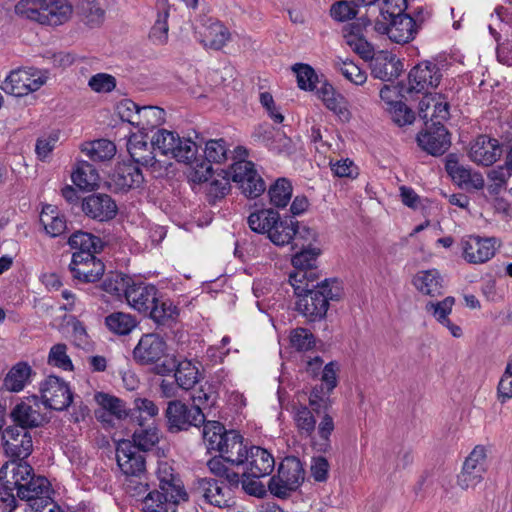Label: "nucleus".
Segmentation results:
<instances>
[{
    "label": "nucleus",
    "mask_w": 512,
    "mask_h": 512,
    "mask_svg": "<svg viewBox=\"0 0 512 512\" xmlns=\"http://www.w3.org/2000/svg\"><path fill=\"white\" fill-rule=\"evenodd\" d=\"M339 365L335 361L327 363L321 373V385L315 386L309 395V405L320 416L318 424L317 440L315 447L320 452H328L331 449V435L335 429L333 417L328 413L331 407L330 394L338 384L337 373Z\"/></svg>",
    "instance_id": "nucleus-1"
},
{
    "label": "nucleus",
    "mask_w": 512,
    "mask_h": 512,
    "mask_svg": "<svg viewBox=\"0 0 512 512\" xmlns=\"http://www.w3.org/2000/svg\"><path fill=\"white\" fill-rule=\"evenodd\" d=\"M291 286L297 297L296 310L309 321L323 319L329 302L339 300L342 295L341 282L336 278L324 279L321 282L306 281Z\"/></svg>",
    "instance_id": "nucleus-2"
},
{
    "label": "nucleus",
    "mask_w": 512,
    "mask_h": 512,
    "mask_svg": "<svg viewBox=\"0 0 512 512\" xmlns=\"http://www.w3.org/2000/svg\"><path fill=\"white\" fill-rule=\"evenodd\" d=\"M15 12L42 25L58 26L70 18L72 8L65 0H20Z\"/></svg>",
    "instance_id": "nucleus-3"
},
{
    "label": "nucleus",
    "mask_w": 512,
    "mask_h": 512,
    "mask_svg": "<svg viewBox=\"0 0 512 512\" xmlns=\"http://www.w3.org/2000/svg\"><path fill=\"white\" fill-rule=\"evenodd\" d=\"M117 465L126 476V490L133 496L145 493L148 485L142 483L145 474V458L129 440L118 442L116 448Z\"/></svg>",
    "instance_id": "nucleus-4"
},
{
    "label": "nucleus",
    "mask_w": 512,
    "mask_h": 512,
    "mask_svg": "<svg viewBox=\"0 0 512 512\" xmlns=\"http://www.w3.org/2000/svg\"><path fill=\"white\" fill-rule=\"evenodd\" d=\"M12 464L11 477L15 480L11 483L16 485L17 496L21 500L32 504L42 496L51 495L49 481L43 476H36L28 463L12 461Z\"/></svg>",
    "instance_id": "nucleus-5"
},
{
    "label": "nucleus",
    "mask_w": 512,
    "mask_h": 512,
    "mask_svg": "<svg viewBox=\"0 0 512 512\" xmlns=\"http://www.w3.org/2000/svg\"><path fill=\"white\" fill-rule=\"evenodd\" d=\"M153 150L174 158L179 162H191L197 153V145L189 138H181L177 133L159 129L151 139Z\"/></svg>",
    "instance_id": "nucleus-6"
},
{
    "label": "nucleus",
    "mask_w": 512,
    "mask_h": 512,
    "mask_svg": "<svg viewBox=\"0 0 512 512\" xmlns=\"http://www.w3.org/2000/svg\"><path fill=\"white\" fill-rule=\"evenodd\" d=\"M44 71L34 67L12 70L3 80L0 88L7 94L22 97L38 91L47 82Z\"/></svg>",
    "instance_id": "nucleus-7"
},
{
    "label": "nucleus",
    "mask_w": 512,
    "mask_h": 512,
    "mask_svg": "<svg viewBox=\"0 0 512 512\" xmlns=\"http://www.w3.org/2000/svg\"><path fill=\"white\" fill-rule=\"evenodd\" d=\"M227 174L248 198H257L266 189L264 180L250 161L242 160L235 162Z\"/></svg>",
    "instance_id": "nucleus-8"
},
{
    "label": "nucleus",
    "mask_w": 512,
    "mask_h": 512,
    "mask_svg": "<svg viewBox=\"0 0 512 512\" xmlns=\"http://www.w3.org/2000/svg\"><path fill=\"white\" fill-rule=\"evenodd\" d=\"M44 409L37 396L26 397L11 409L10 418L15 426L29 431L42 426L47 421Z\"/></svg>",
    "instance_id": "nucleus-9"
},
{
    "label": "nucleus",
    "mask_w": 512,
    "mask_h": 512,
    "mask_svg": "<svg viewBox=\"0 0 512 512\" xmlns=\"http://www.w3.org/2000/svg\"><path fill=\"white\" fill-rule=\"evenodd\" d=\"M42 405L58 411L67 409L73 401L70 387L62 378L50 375L40 387Z\"/></svg>",
    "instance_id": "nucleus-10"
},
{
    "label": "nucleus",
    "mask_w": 512,
    "mask_h": 512,
    "mask_svg": "<svg viewBox=\"0 0 512 512\" xmlns=\"http://www.w3.org/2000/svg\"><path fill=\"white\" fill-rule=\"evenodd\" d=\"M165 414L170 431L187 430L190 426L197 427L205 421L200 407L188 406L179 400L170 401Z\"/></svg>",
    "instance_id": "nucleus-11"
},
{
    "label": "nucleus",
    "mask_w": 512,
    "mask_h": 512,
    "mask_svg": "<svg viewBox=\"0 0 512 512\" xmlns=\"http://www.w3.org/2000/svg\"><path fill=\"white\" fill-rule=\"evenodd\" d=\"M1 442L5 454L11 461L22 462L33 451V442L30 431L18 426H8L2 431Z\"/></svg>",
    "instance_id": "nucleus-12"
},
{
    "label": "nucleus",
    "mask_w": 512,
    "mask_h": 512,
    "mask_svg": "<svg viewBox=\"0 0 512 512\" xmlns=\"http://www.w3.org/2000/svg\"><path fill=\"white\" fill-rule=\"evenodd\" d=\"M486 457L484 446L478 445L471 451L457 476V484L461 489L474 488L482 482L486 473Z\"/></svg>",
    "instance_id": "nucleus-13"
},
{
    "label": "nucleus",
    "mask_w": 512,
    "mask_h": 512,
    "mask_svg": "<svg viewBox=\"0 0 512 512\" xmlns=\"http://www.w3.org/2000/svg\"><path fill=\"white\" fill-rule=\"evenodd\" d=\"M320 253L319 248L309 246L292 257L294 271L289 275L290 284L319 280L317 259Z\"/></svg>",
    "instance_id": "nucleus-14"
},
{
    "label": "nucleus",
    "mask_w": 512,
    "mask_h": 512,
    "mask_svg": "<svg viewBox=\"0 0 512 512\" xmlns=\"http://www.w3.org/2000/svg\"><path fill=\"white\" fill-rule=\"evenodd\" d=\"M155 372L159 375H168L174 372L177 385L184 389L190 390L199 381L198 368L189 360L177 362L173 357L165 358L161 364H157Z\"/></svg>",
    "instance_id": "nucleus-15"
},
{
    "label": "nucleus",
    "mask_w": 512,
    "mask_h": 512,
    "mask_svg": "<svg viewBox=\"0 0 512 512\" xmlns=\"http://www.w3.org/2000/svg\"><path fill=\"white\" fill-rule=\"evenodd\" d=\"M266 235L274 245L282 247L290 244L296 237L305 240H314L316 232L306 226L300 227L297 221L281 219L279 217L275 225H273Z\"/></svg>",
    "instance_id": "nucleus-16"
},
{
    "label": "nucleus",
    "mask_w": 512,
    "mask_h": 512,
    "mask_svg": "<svg viewBox=\"0 0 512 512\" xmlns=\"http://www.w3.org/2000/svg\"><path fill=\"white\" fill-rule=\"evenodd\" d=\"M238 488L213 478H201L197 481V490L205 501L219 508L228 507L234 503V493Z\"/></svg>",
    "instance_id": "nucleus-17"
},
{
    "label": "nucleus",
    "mask_w": 512,
    "mask_h": 512,
    "mask_svg": "<svg viewBox=\"0 0 512 512\" xmlns=\"http://www.w3.org/2000/svg\"><path fill=\"white\" fill-rule=\"evenodd\" d=\"M439 65L432 61H424L411 69L409 73V91L426 93L429 88H435L442 79Z\"/></svg>",
    "instance_id": "nucleus-18"
},
{
    "label": "nucleus",
    "mask_w": 512,
    "mask_h": 512,
    "mask_svg": "<svg viewBox=\"0 0 512 512\" xmlns=\"http://www.w3.org/2000/svg\"><path fill=\"white\" fill-rule=\"evenodd\" d=\"M69 269L82 282H95L104 274V264L91 253H73Z\"/></svg>",
    "instance_id": "nucleus-19"
},
{
    "label": "nucleus",
    "mask_w": 512,
    "mask_h": 512,
    "mask_svg": "<svg viewBox=\"0 0 512 512\" xmlns=\"http://www.w3.org/2000/svg\"><path fill=\"white\" fill-rule=\"evenodd\" d=\"M167 345L156 333L144 334L133 350L136 362L142 365L157 364L166 354Z\"/></svg>",
    "instance_id": "nucleus-20"
},
{
    "label": "nucleus",
    "mask_w": 512,
    "mask_h": 512,
    "mask_svg": "<svg viewBox=\"0 0 512 512\" xmlns=\"http://www.w3.org/2000/svg\"><path fill=\"white\" fill-rule=\"evenodd\" d=\"M243 463L244 471L252 478H262L270 475L275 467V459L267 450L259 446H250L245 452Z\"/></svg>",
    "instance_id": "nucleus-21"
},
{
    "label": "nucleus",
    "mask_w": 512,
    "mask_h": 512,
    "mask_svg": "<svg viewBox=\"0 0 512 512\" xmlns=\"http://www.w3.org/2000/svg\"><path fill=\"white\" fill-rule=\"evenodd\" d=\"M449 103L446 98L438 93H425L419 102V116L428 125L441 124L449 118Z\"/></svg>",
    "instance_id": "nucleus-22"
},
{
    "label": "nucleus",
    "mask_w": 512,
    "mask_h": 512,
    "mask_svg": "<svg viewBox=\"0 0 512 512\" xmlns=\"http://www.w3.org/2000/svg\"><path fill=\"white\" fill-rule=\"evenodd\" d=\"M494 238L469 236L461 243L463 258L471 264H482L489 261L496 251Z\"/></svg>",
    "instance_id": "nucleus-23"
},
{
    "label": "nucleus",
    "mask_w": 512,
    "mask_h": 512,
    "mask_svg": "<svg viewBox=\"0 0 512 512\" xmlns=\"http://www.w3.org/2000/svg\"><path fill=\"white\" fill-rule=\"evenodd\" d=\"M206 161H202L195 167L193 181L207 182L212 178L211 163H222L227 157L226 142L223 139L210 140L205 147Z\"/></svg>",
    "instance_id": "nucleus-24"
},
{
    "label": "nucleus",
    "mask_w": 512,
    "mask_h": 512,
    "mask_svg": "<svg viewBox=\"0 0 512 512\" xmlns=\"http://www.w3.org/2000/svg\"><path fill=\"white\" fill-rule=\"evenodd\" d=\"M159 291L156 286L146 283H133L125 289L127 303L139 313L147 315L150 306L155 303Z\"/></svg>",
    "instance_id": "nucleus-25"
},
{
    "label": "nucleus",
    "mask_w": 512,
    "mask_h": 512,
    "mask_svg": "<svg viewBox=\"0 0 512 512\" xmlns=\"http://www.w3.org/2000/svg\"><path fill=\"white\" fill-rule=\"evenodd\" d=\"M418 145L429 154L438 156L444 154L450 147V137L443 123L432 125L425 132L417 135Z\"/></svg>",
    "instance_id": "nucleus-26"
},
{
    "label": "nucleus",
    "mask_w": 512,
    "mask_h": 512,
    "mask_svg": "<svg viewBox=\"0 0 512 512\" xmlns=\"http://www.w3.org/2000/svg\"><path fill=\"white\" fill-rule=\"evenodd\" d=\"M82 211L92 219L108 221L115 217L117 205L107 194H92L83 199Z\"/></svg>",
    "instance_id": "nucleus-27"
},
{
    "label": "nucleus",
    "mask_w": 512,
    "mask_h": 512,
    "mask_svg": "<svg viewBox=\"0 0 512 512\" xmlns=\"http://www.w3.org/2000/svg\"><path fill=\"white\" fill-rule=\"evenodd\" d=\"M502 154V148L497 139L486 135L477 137L469 151L470 159L478 165L490 166Z\"/></svg>",
    "instance_id": "nucleus-28"
},
{
    "label": "nucleus",
    "mask_w": 512,
    "mask_h": 512,
    "mask_svg": "<svg viewBox=\"0 0 512 512\" xmlns=\"http://www.w3.org/2000/svg\"><path fill=\"white\" fill-rule=\"evenodd\" d=\"M455 304V298L448 296L441 301H429L425 305V311L430 314L439 324L446 327L455 338L463 335L462 328L451 322L449 315Z\"/></svg>",
    "instance_id": "nucleus-29"
},
{
    "label": "nucleus",
    "mask_w": 512,
    "mask_h": 512,
    "mask_svg": "<svg viewBox=\"0 0 512 512\" xmlns=\"http://www.w3.org/2000/svg\"><path fill=\"white\" fill-rule=\"evenodd\" d=\"M371 74L382 81H392L402 70L401 62L395 55L387 51H379L371 60Z\"/></svg>",
    "instance_id": "nucleus-30"
},
{
    "label": "nucleus",
    "mask_w": 512,
    "mask_h": 512,
    "mask_svg": "<svg viewBox=\"0 0 512 512\" xmlns=\"http://www.w3.org/2000/svg\"><path fill=\"white\" fill-rule=\"evenodd\" d=\"M161 491L171 497V499L187 500V493L182 481L174 474V469L167 462H160L156 471Z\"/></svg>",
    "instance_id": "nucleus-31"
},
{
    "label": "nucleus",
    "mask_w": 512,
    "mask_h": 512,
    "mask_svg": "<svg viewBox=\"0 0 512 512\" xmlns=\"http://www.w3.org/2000/svg\"><path fill=\"white\" fill-rule=\"evenodd\" d=\"M138 165L134 162H123L117 165L112 181L118 190L127 191L141 186L144 177Z\"/></svg>",
    "instance_id": "nucleus-32"
},
{
    "label": "nucleus",
    "mask_w": 512,
    "mask_h": 512,
    "mask_svg": "<svg viewBox=\"0 0 512 512\" xmlns=\"http://www.w3.org/2000/svg\"><path fill=\"white\" fill-rule=\"evenodd\" d=\"M443 282V277L435 268L418 271L412 279L415 289L430 297H438L443 294Z\"/></svg>",
    "instance_id": "nucleus-33"
},
{
    "label": "nucleus",
    "mask_w": 512,
    "mask_h": 512,
    "mask_svg": "<svg viewBox=\"0 0 512 512\" xmlns=\"http://www.w3.org/2000/svg\"><path fill=\"white\" fill-rule=\"evenodd\" d=\"M370 24L369 19L359 18L357 23L352 24L350 33L346 36V42L350 48L366 61H371L376 55L373 45L362 35V28Z\"/></svg>",
    "instance_id": "nucleus-34"
},
{
    "label": "nucleus",
    "mask_w": 512,
    "mask_h": 512,
    "mask_svg": "<svg viewBox=\"0 0 512 512\" xmlns=\"http://www.w3.org/2000/svg\"><path fill=\"white\" fill-rule=\"evenodd\" d=\"M95 400L99 404L100 409L95 412L96 418L107 425H112V419L105 418V414L115 416L116 420H120L127 416L126 407L122 400L107 393L99 392L95 395Z\"/></svg>",
    "instance_id": "nucleus-35"
},
{
    "label": "nucleus",
    "mask_w": 512,
    "mask_h": 512,
    "mask_svg": "<svg viewBox=\"0 0 512 512\" xmlns=\"http://www.w3.org/2000/svg\"><path fill=\"white\" fill-rule=\"evenodd\" d=\"M127 151L132 158V162L142 166H153L155 164V150L149 145L146 134H133L127 142Z\"/></svg>",
    "instance_id": "nucleus-36"
},
{
    "label": "nucleus",
    "mask_w": 512,
    "mask_h": 512,
    "mask_svg": "<svg viewBox=\"0 0 512 512\" xmlns=\"http://www.w3.org/2000/svg\"><path fill=\"white\" fill-rule=\"evenodd\" d=\"M248 447L243 444V437L235 430H230L226 434V438L223 440L222 446L218 452L226 462L240 466L243 463L245 452L248 451Z\"/></svg>",
    "instance_id": "nucleus-37"
},
{
    "label": "nucleus",
    "mask_w": 512,
    "mask_h": 512,
    "mask_svg": "<svg viewBox=\"0 0 512 512\" xmlns=\"http://www.w3.org/2000/svg\"><path fill=\"white\" fill-rule=\"evenodd\" d=\"M389 20V39L392 42L405 44L414 39L417 27L415 20L410 15L404 13Z\"/></svg>",
    "instance_id": "nucleus-38"
},
{
    "label": "nucleus",
    "mask_w": 512,
    "mask_h": 512,
    "mask_svg": "<svg viewBox=\"0 0 512 512\" xmlns=\"http://www.w3.org/2000/svg\"><path fill=\"white\" fill-rule=\"evenodd\" d=\"M150 307L146 316L157 325L171 326L179 316L178 307L170 299L163 298L160 295L157 296L155 303Z\"/></svg>",
    "instance_id": "nucleus-39"
},
{
    "label": "nucleus",
    "mask_w": 512,
    "mask_h": 512,
    "mask_svg": "<svg viewBox=\"0 0 512 512\" xmlns=\"http://www.w3.org/2000/svg\"><path fill=\"white\" fill-rule=\"evenodd\" d=\"M446 170L452 180L460 187L482 189L485 185L483 176L478 172H472L470 168L458 164L457 162H448Z\"/></svg>",
    "instance_id": "nucleus-40"
},
{
    "label": "nucleus",
    "mask_w": 512,
    "mask_h": 512,
    "mask_svg": "<svg viewBox=\"0 0 512 512\" xmlns=\"http://www.w3.org/2000/svg\"><path fill=\"white\" fill-rule=\"evenodd\" d=\"M12 461L7 462L0 469V506L5 512H12L17 507V501L13 491L16 485L11 483L14 481L12 476Z\"/></svg>",
    "instance_id": "nucleus-41"
},
{
    "label": "nucleus",
    "mask_w": 512,
    "mask_h": 512,
    "mask_svg": "<svg viewBox=\"0 0 512 512\" xmlns=\"http://www.w3.org/2000/svg\"><path fill=\"white\" fill-rule=\"evenodd\" d=\"M292 417L299 434L311 437L312 444H314V441L317 440L318 426L316 427V419L310 408L302 404L295 405L293 406ZM314 448L319 451L316 447Z\"/></svg>",
    "instance_id": "nucleus-42"
},
{
    "label": "nucleus",
    "mask_w": 512,
    "mask_h": 512,
    "mask_svg": "<svg viewBox=\"0 0 512 512\" xmlns=\"http://www.w3.org/2000/svg\"><path fill=\"white\" fill-rule=\"evenodd\" d=\"M305 471L301 461L296 457L286 458L280 465L278 477L288 488L296 490L304 481Z\"/></svg>",
    "instance_id": "nucleus-43"
},
{
    "label": "nucleus",
    "mask_w": 512,
    "mask_h": 512,
    "mask_svg": "<svg viewBox=\"0 0 512 512\" xmlns=\"http://www.w3.org/2000/svg\"><path fill=\"white\" fill-rule=\"evenodd\" d=\"M182 499H171L163 491L149 492L142 502L143 512H175L177 505Z\"/></svg>",
    "instance_id": "nucleus-44"
},
{
    "label": "nucleus",
    "mask_w": 512,
    "mask_h": 512,
    "mask_svg": "<svg viewBox=\"0 0 512 512\" xmlns=\"http://www.w3.org/2000/svg\"><path fill=\"white\" fill-rule=\"evenodd\" d=\"M81 152L84 153L91 161L105 162L115 156L116 146L110 140L98 139L82 144Z\"/></svg>",
    "instance_id": "nucleus-45"
},
{
    "label": "nucleus",
    "mask_w": 512,
    "mask_h": 512,
    "mask_svg": "<svg viewBox=\"0 0 512 512\" xmlns=\"http://www.w3.org/2000/svg\"><path fill=\"white\" fill-rule=\"evenodd\" d=\"M32 369L26 362H18L8 371L4 386L8 391L20 392L30 382Z\"/></svg>",
    "instance_id": "nucleus-46"
},
{
    "label": "nucleus",
    "mask_w": 512,
    "mask_h": 512,
    "mask_svg": "<svg viewBox=\"0 0 512 512\" xmlns=\"http://www.w3.org/2000/svg\"><path fill=\"white\" fill-rule=\"evenodd\" d=\"M40 223L51 237L60 236L66 230V220L59 214L57 207L53 205H45L42 208Z\"/></svg>",
    "instance_id": "nucleus-47"
},
{
    "label": "nucleus",
    "mask_w": 512,
    "mask_h": 512,
    "mask_svg": "<svg viewBox=\"0 0 512 512\" xmlns=\"http://www.w3.org/2000/svg\"><path fill=\"white\" fill-rule=\"evenodd\" d=\"M73 183L83 190H92L99 183V174L92 164L79 161L71 175Z\"/></svg>",
    "instance_id": "nucleus-48"
},
{
    "label": "nucleus",
    "mask_w": 512,
    "mask_h": 512,
    "mask_svg": "<svg viewBox=\"0 0 512 512\" xmlns=\"http://www.w3.org/2000/svg\"><path fill=\"white\" fill-rule=\"evenodd\" d=\"M279 213L273 209H260L252 212L247 223L249 228L258 234H267L279 218Z\"/></svg>",
    "instance_id": "nucleus-49"
},
{
    "label": "nucleus",
    "mask_w": 512,
    "mask_h": 512,
    "mask_svg": "<svg viewBox=\"0 0 512 512\" xmlns=\"http://www.w3.org/2000/svg\"><path fill=\"white\" fill-rule=\"evenodd\" d=\"M164 109L157 106H142L139 111V120L136 122V128L140 133H145L165 122Z\"/></svg>",
    "instance_id": "nucleus-50"
},
{
    "label": "nucleus",
    "mask_w": 512,
    "mask_h": 512,
    "mask_svg": "<svg viewBox=\"0 0 512 512\" xmlns=\"http://www.w3.org/2000/svg\"><path fill=\"white\" fill-rule=\"evenodd\" d=\"M317 95L329 110L340 117L348 116L349 113L344 105L343 96L337 93L331 84L323 83L321 87L317 89Z\"/></svg>",
    "instance_id": "nucleus-51"
},
{
    "label": "nucleus",
    "mask_w": 512,
    "mask_h": 512,
    "mask_svg": "<svg viewBox=\"0 0 512 512\" xmlns=\"http://www.w3.org/2000/svg\"><path fill=\"white\" fill-rule=\"evenodd\" d=\"M134 316L124 312H113L106 316L105 325L108 330L116 335H128L137 326Z\"/></svg>",
    "instance_id": "nucleus-52"
},
{
    "label": "nucleus",
    "mask_w": 512,
    "mask_h": 512,
    "mask_svg": "<svg viewBox=\"0 0 512 512\" xmlns=\"http://www.w3.org/2000/svg\"><path fill=\"white\" fill-rule=\"evenodd\" d=\"M68 244L74 253H91L95 254L101 249V240L87 232L78 231L69 237Z\"/></svg>",
    "instance_id": "nucleus-53"
},
{
    "label": "nucleus",
    "mask_w": 512,
    "mask_h": 512,
    "mask_svg": "<svg viewBox=\"0 0 512 512\" xmlns=\"http://www.w3.org/2000/svg\"><path fill=\"white\" fill-rule=\"evenodd\" d=\"M229 31L218 21L212 22L203 32L202 43L205 47L219 50L229 39Z\"/></svg>",
    "instance_id": "nucleus-54"
},
{
    "label": "nucleus",
    "mask_w": 512,
    "mask_h": 512,
    "mask_svg": "<svg viewBox=\"0 0 512 512\" xmlns=\"http://www.w3.org/2000/svg\"><path fill=\"white\" fill-rule=\"evenodd\" d=\"M203 424V440L207 449L218 452L228 431L218 421H204Z\"/></svg>",
    "instance_id": "nucleus-55"
},
{
    "label": "nucleus",
    "mask_w": 512,
    "mask_h": 512,
    "mask_svg": "<svg viewBox=\"0 0 512 512\" xmlns=\"http://www.w3.org/2000/svg\"><path fill=\"white\" fill-rule=\"evenodd\" d=\"M270 203L277 208H285L292 197V185L286 178H279L268 190Z\"/></svg>",
    "instance_id": "nucleus-56"
},
{
    "label": "nucleus",
    "mask_w": 512,
    "mask_h": 512,
    "mask_svg": "<svg viewBox=\"0 0 512 512\" xmlns=\"http://www.w3.org/2000/svg\"><path fill=\"white\" fill-rule=\"evenodd\" d=\"M224 459L220 457H213L207 463L210 472L215 475L219 481H225L232 487H239L240 476L238 473L232 471L224 464Z\"/></svg>",
    "instance_id": "nucleus-57"
},
{
    "label": "nucleus",
    "mask_w": 512,
    "mask_h": 512,
    "mask_svg": "<svg viewBox=\"0 0 512 512\" xmlns=\"http://www.w3.org/2000/svg\"><path fill=\"white\" fill-rule=\"evenodd\" d=\"M139 425L140 428L133 433L132 444L138 451H149L158 443L159 431L156 427L144 428L142 422Z\"/></svg>",
    "instance_id": "nucleus-58"
},
{
    "label": "nucleus",
    "mask_w": 512,
    "mask_h": 512,
    "mask_svg": "<svg viewBox=\"0 0 512 512\" xmlns=\"http://www.w3.org/2000/svg\"><path fill=\"white\" fill-rule=\"evenodd\" d=\"M292 69L296 74L297 84L300 89L312 91L316 88L318 76L311 66L298 63L295 64Z\"/></svg>",
    "instance_id": "nucleus-59"
},
{
    "label": "nucleus",
    "mask_w": 512,
    "mask_h": 512,
    "mask_svg": "<svg viewBox=\"0 0 512 512\" xmlns=\"http://www.w3.org/2000/svg\"><path fill=\"white\" fill-rule=\"evenodd\" d=\"M67 349V345L64 343L53 345L48 354V363L64 371L73 370V363L67 354Z\"/></svg>",
    "instance_id": "nucleus-60"
},
{
    "label": "nucleus",
    "mask_w": 512,
    "mask_h": 512,
    "mask_svg": "<svg viewBox=\"0 0 512 512\" xmlns=\"http://www.w3.org/2000/svg\"><path fill=\"white\" fill-rule=\"evenodd\" d=\"M316 340L312 332L306 328H296L290 333V344L297 351H308L315 346Z\"/></svg>",
    "instance_id": "nucleus-61"
},
{
    "label": "nucleus",
    "mask_w": 512,
    "mask_h": 512,
    "mask_svg": "<svg viewBox=\"0 0 512 512\" xmlns=\"http://www.w3.org/2000/svg\"><path fill=\"white\" fill-rule=\"evenodd\" d=\"M140 106L131 99H122L116 105V113L123 122H127L136 128L139 120Z\"/></svg>",
    "instance_id": "nucleus-62"
},
{
    "label": "nucleus",
    "mask_w": 512,
    "mask_h": 512,
    "mask_svg": "<svg viewBox=\"0 0 512 512\" xmlns=\"http://www.w3.org/2000/svg\"><path fill=\"white\" fill-rule=\"evenodd\" d=\"M511 176V170L505 164L504 166H497L491 169L488 173V179L491 184L488 186V190L491 194H498L502 189L505 188L507 180Z\"/></svg>",
    "instance_id": "nucleus-63"
},
{
    "label": "nucleus",
    "mask_w": 512,
    "mask_h": 512,
    "mask_svg": "<svg viewBox=\"0 0 512 512\" xmlns=\"http://www.w3.org/2000/svg\"><path fill=\"white\" fill-rule=\"evenodd\" d=\"M391 115V119L398 126H405L411 124L414 119V112L402 101H398L393 106L387 107Z\"/></svg>",
    "instance_id": "nucleus-64"
}]
</instances>
